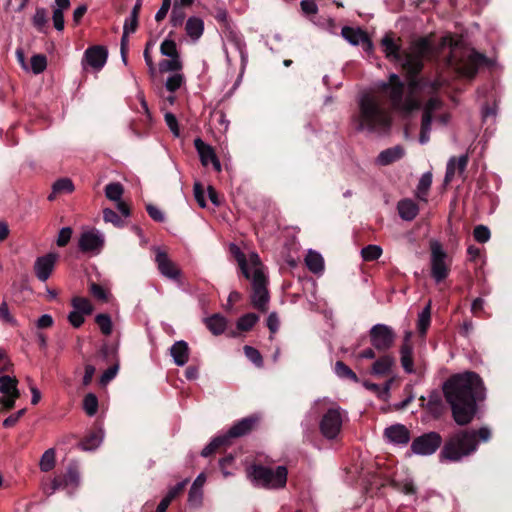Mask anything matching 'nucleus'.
I'll return each instance as SVG.
<instances>
[{
  "instance_id": "nucleus-63",
  "label": "nucleus",
  "mask_w": 512,
  "mask_h": 512,
  "mask_svg": "<svg viewBox=\"0 0 512 512\" xmlns=\"http://www.w3.org/2000/svg\"><path fill=\"white\" fill-rule=\"evenodd\" d=\"M72 233H73L72 228H70V227L62 228L58 234V238L56 241L57 245L59 247H65L69 243Z\"/></svg>"
},
{
  "instance_id": "nucleus-23",
  "label": "nucleus",
  "mask_w": 512,
  "mask_h": 512,
  "mask_svg": "<svg viewBox=\"0 0 512 512\" xmlns=\"http://www.w3.org/2000/svg\"><path fill=\"white\" fill-rule=\"evenodd\" d=\"M171 356L178 366H183L189 359V346L187 342L180 340L175 342L170 348Z\"/></svg>"
},
{
  "instance_id": "nucleus-13",
  "label": "nucleus",
  "mask_w": 512,
  "mask_h": 512,
  "mask_svg": "<svg viewBox=\"0 0 512 512\" xmlns=\"http://www.w3.org/2000/svg\"><path fill=\"white\" fill-rule=\"evenodd\" d=\"M406 78L410 95H414L418 92L436 94L441 88V83L438 80H430L420 75L406 76Z\"/></svg>"
},
{
  "instance_id": "nucleus-21",
  "label": "nucleus",
  "mask_w": 512,
  "mask_h": 512,
  "mask_svg": "<svg viewBox=\"0 0 512 512\" xmlns=\"http://www.w3.org/2000/svg\"><path fill=\"white\" fill-rule=\"evenodd\" d=\"M468 160L467 155H461L458 159L456 157H451L447 163L444 182L448 184L453 180L456 168L459 173H463L467 167Z\"/></svg>"
},
{
  "instance_id": "nucleus-43",
  "label": "nucleus",
  "mask_w": 512,
  "mask_h": 512,
  "mask_svg": "<svg viewBox=\"0 0 512 512\" xmlns=\"http://www.w3.org/2000/svg\"><path fill=\"white\" fill-rule=\"evenodd\" d=\"M123 193V185L119 182H111L105 186V196L111 201L121 200Z\"/></svg>"
},
{
  "instance_id": "nucleus-50",
  "label": "nucleus",
  "mask_w": 512,
  "mask_h": 512,
  "mask_svg": "<svg viewBox=\"0 0 512 512\" xmlns=\"http://www.w3.org/2000/svg\"><path fill=\"white\" fill-rule=\"evenodd\" d=\"M48 23V14L45 8H37L33 16V25L39 31L43 32Z\"/></svg>"
},
{
  "instance_id": "nucleus-53",
  "label": "nucleus",
  "mask_w": 512,
  "mask_h": 512,
  "mask_svg": "<svg viewBox=\"0 0 512 512\" xmlns=\"http://www.w3.org/2000/svg\"><path fill=\"white\" fill-rule=\"evenodd\" d=\"M30 62L34 74L42 73L47 67V58L44 54L33 55Z\"/></svg>"
},
{
  "instance_id": "nucleus-4",
  "label": "nucleus",
  "mask_w": 512,
  "mask_h": 512,
  "mask_svg": "<svg viewBox=\"0 0 512 512\" xmlns=\"http://www.w3.org/2000/svg\"><path fill=\"white\" fill-rule=\"evenodd\" d=\"M260 420L261 417L258 414H252L236 421L225 434L213 438L212 441L203 448L201 456L209 457L221 447L230 445L232 439L250 434L258 428Z\"/></svg>"
},
{
  "instance_id": "nucleus-15",
  "label": "nucleus",
  "mask_w": 512,
  "mask_h": 512,
  "mask_svg": "<svg viewBox=\"0 0 512 512\" xmlns=\"http://www.w3.org/2000/svg\"><path fill=\"white\" fill-rule=\"evenodd\" d=\"M58 259V255L56 253H48L44 256H40L35 260L34 263V272L38 280L45 282L51 276L56 261Z\"/></svg>"
},
{
  "instance_id": "nucleus-31",
  "label": "nucleus",
  "mask_w": 512,
  "mask_h": 512,
  "mask_svg": "<svg viewBox=\"0 0 512 512\" xmlns=\"http://www.w3.org/2000/svg\"><path fill=\"white\" fill-rule=\"evenodd\" d=\"M187 35L193 39H199L204 31V22L198 17H190L185 25Z\"/></svg>"
},
{
  "instance_id": "nucleus-54",
  "label": "nucleus",
  "mask_w": 512,
  "mask_h": 512,
  "mask_svg": "<svg viewBox=\"0 0 512 512\" xmlns=\"http://www.w3.org/2000/svg\"><path fill=\"white\" fill-rule=\"evenodd\" d=\"M245 356L257 367H263V357L261 353L254 347L245 345L244 348Z\"/></svg>"
},
{
  "instance_id": "nucleus-12",
  "label": "nucleus",
  "mask_w": 512,
  "mask_h": 512,
  "mask_svg": "<svg viewBox=\"0 0 512 512\" xmlns=\"http://www.w3.org/2000/svg\"><path fill=\"white\" fill-rule=\"evenodd\" d=\"M380 89L382 92L387 94L394 108H396L397 105L402 104L405 92V84L401 81L397 74L392 73L389 76V81L382 83Z\"/></svg>"
},
{
  "instance_id": "nucleus-34",
  "label": "nucleus",
  "mask_w": 512,
  "mask_h": 512,
  "mask_svg": "<svg viewBox=\"0 0 512 512\" xmlns=\"http://www.w3.org/2000/svg\"><path fill=\"white\" fill-rule=\"evenodd\" d=\"M230 252L234 256L236 261L238 262L241 273L244 275L245 278L250 279L251 275H250V270L248 267L246 255L235 244H231Z\"/></svg>"
},
{
  "instance_id": "nucleus-59",
  "label": "nucleus",
  "mask_w": 512,
  "mask_h": 512,
  "mask_svg": "<svg viewBox=\"0 0 512 512\" xmlns=\"http://www.w3.org/2000/svg\"><path fill=\"white\" fill-rule=\"evenodd\" d=\"M183 82V75L176 73L168 77L165 86L169 92H175L182 86Z\"/></svg>"
},
{
  "instance_id": "nucleus-3",
  "label": "nucleus",
  "mask_w": 512,
  "mask_h": 512,
  "mask_svg": "<svg viewBox=\"0 0 512 512\" xmlns=\"http://www.w3.org/2000/svg\"><path fill=\"white\" fill-rule=\"evenodd\" d=\"M474 434L473 431L467 429L451 433L443 442L439 454L440 461L455 463L475 453L478 449V441Z\"/></svg>"
},
{
  "instance_id": "nucleus-20",
  "label": "nucleus",
  "mask_w": 512,
  "mask_h": 512,
  "mask_svg": "<svg viewBox=\"0 0 512 512\" xmlns=\"http://www.w3.org/2000/svg\"><path fill=\"white\" fill-rule=\"evenodd\" d=\"M384 436L392 443L405 445L410 441V431L402 424H394L384 430Z\"/></svg>"
},
{
  "instance_id": "nucleus-19",
  "label": "nucleus",
  "mask_w": 512,
  "mask_h": 512,
  "mask_svg": "<svg viewBox=\"0 0 512 512\" xmlns=\"http://www.w3.org/2000/svg\"><path fill=\"white\" fill-rule=\"evenodd\" d=\"M382 50L387 59L393 62H400L402 58L401 46L395 41L393 33H387L381 40Z\"/></svg>"
},
{
  "instance_id": "nucleus-16",
  "label": "nucleus",
  "mask_w": 512,
  "mask_h": 512,
  "mask_svg": "<svg viewBox=\"0 0 512 512\" xmlns=\"http://www.w3.org/2000/svg\"><path fill=\"white\" fill-rule=\"evenodd\" d=\"M108 51L104 46L94 45L84 52L83 64L91 66L95 70H101L106 64Z\"/></svg>"
},
{
  "instance_id": "nucleus-1",
  "label": "nucleus",
  "mask_w": 512,
  "mask_h": 512,
  "mask_svg": "<svg viewBox=\"0 0 512 512\" xmlns=\"http://www.w3.org/2000/svg\"><path fill=\"white\" fill-rule=\"evenodd\" d=\"M442 390L451 407L452 417L459 426H466L473 421L478 403L486 397L484 382L474 371L451 375L443 383Z\"/></svg>"
},
{
  "instance_id": "nucleus-52",
  "label": "nucleus",
  "mask_w": 512,
  "mask_h": 512,
  "mask_svg": "<svg viewBox=\"0 0 512 512\" xmlns=\"http://www.w3.org/2000/svg\"><path fill=\"white\" fill-rule=\"evenodd\" d=\"M160 52L162 55L175 58L179 55V52L177 50V45L174 40L171 39H165L161 45H160Z\"/></svg>"
},
{
  "instance_id": "nucleus-61",
  "label": "nucleus",
  "mask_w": 512,
  "mask_h": 512,
  "mask_svg": "<svg viewBox=\"0 0 512 512\" xmlns=\"http://www.w3.org/2000/svg\"><path fill=\"white\" fill-rule=\"evenodd\" d=\"M89 291L94 298L103 302L108 301V293L101 285L92 282Z\"/></svg>"
},
{
  "instance_id": "nucleus-45",
  "label": "nucleus",
  "mask_w": 512,
  "mask_h": 512,
  "mask_svg": "<svg viewBox=\"0 0 512 512\" xmlns=\"http://www.w3.org/2000/svg\"><path fill=\"white\" fill-rule=\"evenodd\" d=\"M432 118V115H429L428 113L422 114L421 129L419 135V142L421 144H426L430 139L429 133L431 130Z\"/></svg>"
},
{
  "instance_id": "nucleus-38",
  "label": "nucleus",
  "mask_w": 512,
  "mask_h": 512,
  "mask_svg": "<svg viewBox=\"0 0 512 512\" xmlns=\"http://www.w3.org/2000/svg\"><path fill=\"white\" fill-rule=\"evenodd\" d=\"M334 371L336 375L343 379L351 380L355 383L359 382V378L356 373L347 366L343 361H337L335 363Z\"/></svg>"
},
{
  "instance_id": "nucleus-56",
  "label": "nucleus",
  "mask_w": 512,
  "mask_h": 512,
  "mask_svg": "<svg viewBox=\"0 0 512 512\" xmlns=\"http://www.w3.org/2000/svg\"><path fill=\"white\" fill-rule=\"evenodd\" d=\"M267 290V278L260 269L254 271L252 277V291Z\"/></svg>"
},
{
  "instance_id": "nucleus-44",
  "label": "nucleus",
  "mask_w": 512,
  "mask_h": 512,
  "mask_svg": "<svg viewBox=\"0 0 512 512\" xmlns=\"http://www.w3.org/2000/svg\"><path fill=\"white\" fill-rule=\"evenodd\" d=\"M95 323L98 325L101 333L109 336L113 330L111 317L106 313H100L95 317Z\"/></svg>"
},
{
  "instance_id": "nucleus-11",
  "label": "nucleus",
  "mask_w": 512,
  "mask_h": 512,
  "mask_svg": "<svg viewBox=\"0 0 512 512\" xmlns=\"http://www.w3.org/2000/svg\"><path fill=\"white\" fill-rule=\"evenodd\" d=\"M79 470L75 463H70L64 474L57 475L51 482V493L60 489H66L69 493L79 485Z\"/></svg>"
},
{
  "instance_id": "nucleus-40",
  "label": "nucleus",
  "mask_w": 512,
  "mask_h": 512,
  "mask_svg": "<svg viewBox=\"0 0 512 512\" xmlns=\"http://www.w3.org/2000/svg\"><path fill=\"white\" fill-rule=\"evenodd\" d=\"M431 323V305L430 303L421 311L418 316L417 329L421 335L426 334Z\"/></svg>"
},
{
  "instance_id": "nucleus-39",
  "label": "nucleus",
  "mask_w": 512,
  "mask_h": 512,
  "mask_svg": "<svg viewBox=\"0 0 512 512\" xmlns=\"http://www.w3.org/2000/svg\"><path fill=\"white\" fill-rule=\"evenodd\" d=\"M421 108V101L414 95H408L406 98L403 97L402 104L397 105L396 110H400L406 114H410Z\"/></svg>"
},
{
  "instance_id": "nucleus-32",
  "label": "nucleus",
  "mask_w": 512,
  "mask_h": 512,
  "mask_svg": "<svg viewBox=\"0 0 512 512\" xmlns=\"http://www.w3.org/2000/svg\"><path fill=\"white\" fill-rule=\"evenodd\" d=\"M308 269L317 274L324 270V259L318 252L310 250L305 258Z\"/></svg>"
},
{
  "instance_id": "nucleus-6",
  "label": "nucleus",
  "mask_w": 512,
  "mask_h": 512,
  "mask_svg": "<svg viewBox=\"0 0 512 512\" xmlns=\"http://www.w3.org/2000/svg\"><path fill=\"white\" fill-rule=\"evenodd\" d=\"M431 51V44L426 38L417 40L413 45L411 52L402 54L400 62H398L406 76L420 75L424 67V57Z\"/></svg>"
},
{
  "instance_id": "nucleus-10",
  "label": "nucleus",
  "mask_w": 512,
  "mask_h": 512,
  "mask_svg": "<svg viewBox=\"0 0 512 512\" xmlns=\"http://www.w3.org/2000/svg\"><path fill=\"white\" fill-rule=\"evenodd\" d=\"M442 444V436L436 431H430L415 437L410 448L417 455L428 456L434 454Z\"/></svg>"
},
{
  "instance_id": "nucleus-26",
  "label": "nucleus",
  "mask_w": 512,
  "mask_h": 512,
  "mask_svg": "<svg viewBox=\"0 0 512 512\" xmlns=\"http://www.w3.org/2000/svg\"><path fill=\"white\" fill-rule=\"evenodd\" d=\"M205 324L209 331L213 335L217 336L225 331L227 319L223 315L215 313L212 316L205 318Z\"/></svg>"
},
{
  "instance_id": "nucleus-42",
  "label": "nucleus",
  "mask_w": 512,
  "mask_h": 512,
  "mask_svg": "<svg viewBox=\"0 0 512 512\" xmlns=\"http://www.w3.org/2000/svg\"><path fill=\"white\" fill-rule=\"evenodd\" d=\"M432 184V173L426 172L424 173L418 183V198L423 201H427L426 196Z\"/></svg>"
},
{
  "instance_id": "nucleus-24",
  "label": "nucleus",
  "mask_w": 512,
  "mask_h": 512,
  "mask_svg": "<svg viewBox=\"0 0 512 512\" xmlns=\"http://www.w3.org/2000/svg\"><path fill=\"white\" fill-rule=\"evenodd\" d=\"M395 360L392 356L385 354L379 357L371 368V373L376 376H386L391 372Z\"/></svg>"
},
{
  "instance_id": "nucleus-46",
  "label": "nucleus",
  "mask_w": 512,
  "mask_h": 512,
  "mask_svg": "<svg viewBox=\"0 0 512 512\" xmlns=\"http://www.w3.org/2000/svg\"><path fill=\"white\" fill-rule=\"evenodd\" d=\"M98 398L94 393H88L83 399V409L88 416H94L98 411Z\"/></svg>"
},
{
  "instance_id": "nucleus-62",
  "label": "nucleus",
  "mask_w": 512,
  "mask_h": 512,
  "mask_svg": "<svg viewBox=\"0 0 512 512\" xmlns=\"http://www.w3.org/2000/svg\"><path fill=\"white\" fill-rule=\"evenodd\" d=\"M164 118H165V122H166L167 126L169 127V129L173 133V135L175 137H179L180 129H179V124H178L176 116L173 113L167 112L165 114Z\"/></svg>"
},
{
  "instance_id": "nucleus-36",
  "label": "nucleus",
  "mask_w": 512,
  "mask_h": 512,
  "mask_svg": "<svg viewBox=\"0 0 512 512\" xmlns=\"http://www.w3.org/2000/svg\"><path fill=\"white\" fill-rule=\"evenodd\" d=\"M71 306L75 311H79L84 315H91L94 310L90 300L81 296H74L71 299Z\"/></svg>"
},
{
  "instance_id": "nucleus-30",
  "label": "nucleus",
  "mask_w": 512,
  "mask_h": 512,
  "mask_svg": "<svg viewBox=\"0 0 512 512\" xmlns=\"http://www.w3.org/2000/svg\"><path fill=\"white\" fill-rule=\"evenodd\" d=\"M400 362L403 370L412 374L415 373L414 369V357H413V346L401 345L400 347Z\"/></svg>"
},
{
  "instance_id": "nucleus-55",
  "label": "nucleus",
  "mask_w": 512,
  "mask_h": 512,
  "mask_svg": "<svg viewBox=\"0 0 512 512\" xmlns=\"http://www.w3.org/2000/svg\"><path fill=\"white\" fill-rule=\"evenodd\" d=\"M53 193L59 194V193H70L74 190L73 182L68 178H61L58 179L52 186Z\"/></svg>"
},
{
  "instance_id": "nucleus-8",
  "label": "nucleus",
  "mask_w": 512,
  "mask_h": 512,
  "mask_svg": "<svg viewBox=\"0 0 512 512\" xmlns=\"http://www.w3.org/2000/svg\"><path fill=\"white\" fill-rule=\"evenodd\" d=\"M397 334L391 326L375 324L369 330V340L374 349L386 352L391 349L396 341Z\"/></svg>"
},
{
  "instance_id": "nucleus-2",
  "label": "nucleus",
  "mask_w": 512,
  "mask_h": 512,
  "mask_svg": "<svg viewBox=\"0 0 512 512\" xmlns=\"http://www.w3.org/2000/svg\"><path fill=\"white\" fill-rule=\"evenodd\" d=\"M357 130L368 132H387L392 124L389 112L378 99L365 93L359 100V114L355 116Z\"/></svg>"
},
{
  "instance_id": "nucleus-57",
  "label": "nucleus",
  "mask_w": 512,
  "mask_h": 512,
  "mask_svg": "<svg viewBox=\"0 0 512 512\" xmlns=\"http://www.w3.org/2000/svg\"><path fill=\"white\" fill-rule=\"evenodd\" d=\"M473 236L479 243H486L491 236L490 230L485 225H477L473 230Z\"/></svg>"
},
{
  "instance_id": "nucleus-51",
  "label": "nucleus",
  "mask_w": 512,
  "mask_h": 512,
  "mask_svg": "<svg viewBox=\"0 0 512 512\" xmlns=\"http://www.w3.org/2000/svg\"><path fill=\"white\" fill-rule=\"evenodd\" d=\"M427 409L434 415H439L443 409V402L437 392H432L427 401Z\"/></svg>"
},
{
  "instance_id": "nucleus-27",
  "label": "nucleus",
  "mask_w": 512,
  "mask_h": 512,
  "mask_svg": "<svg viewBox=\"0 0 512 512\" xmlns=\"http://www.w3.org/2000/svg\"><path fill=\"white\" fill-rule=\"evenodd\" d=\"M397 208L400 217L406 221L413 220L419 211L417 204L410 199L399 201Z\"/></svg>"
},
{
  "instance_id": "nucleus-18",
  "label": "nucleus",
  "mask_w": 512,
  "mask_h": 512,
  "mask_svg": "<svg viewBox=\"0 0 512 512\" xmlns=\"http://www.w3.org/2000/svg\"><path fill=\"white\" fill-rule=\"evenodd\" d=\"M104 244V240L93 231L83 232L79 238L78 246L82 252L99 251Z\"/></svg>"
},
{
  "instance_id": "nucleus-60",
  "label": "nucleus",
  "mask_w": 512,
  "mask_h": 512,
  "mask_svg": "<svg viewBox=\"0 0 512 512\" xmlns=\"http://www.w3.org/2000/svg\"><path fill=\"white\" fill-rule=\"evenodd\" d=\"M119 370V364L115 363L114 365L107 368L100 377V385H107L112 379L115 378Z\"/></svg>"
},
{
  "instance_id": "nucleus-22",
  "label": "nucleus",
  "mask_w": 512,
  "mask_h": 512,
  "mask_svg": "<svg viewBox=\"0 0 512 512\" xmlns=\"http://www.w3.org/2000/svg\"><path fill=\"white\" fill-rule=\"evenodd\" d=\"M404 155V148L400 145H396L381 151L377 157V162L380 165L387 166L402 159Z\"/></svg>"
},
{
  "instance_id": "nucleus-49",
  "label": "nucleus",
  "mask_w": 512,
  "mask_h": 512,
  "mask_svg": "<svg viewBox=\"0 0 512 512\" xmlns=\"http://www.w3.org/2000/svg\"><path fill=\"white\" fill-rule=\"evenodd\" d=\"M389 486L394 490L402 492L406 495H413L416 493V487L412 481L400 482L395 479H392L389 482Z\"/></svg>"
},
{
  "instance_id": "nucleus-5",
  "label": "nucleus",
  "mask_w": 512,
  "mask_h": 512,
  "mask_svg": "<svg viewBox=\"0 0 512 512\" xmlns=\"http://www.w3.org/2000/svg\"><path fill=\"white\" fill-rule=\"evenodd\" d=\"M247 475L257 487L281 489L286 486L288 470L285 466L273 469L262 464H252L247 469Z\"/></svg>"
},
{
  "instance_id": "nucleus-47",
  "label": "nucleus",
  "mask_w": 512,
  "mask_h": 512,
  "mask_svg": "<svg viewBox=\"0 0 512 512\" xmlns=\"http://www.w3.org/2000/svg\"><path fill=\"white\" fill-rule=\"evenodd\" d=\"M183 68L182 62L180 60V56H177L175 58L170 59H164L160 61L159 63V70L160 72H177L180 71Z\"/></svg>"
},
{
  "instance_id": "nucleus-14",
  "label": "nucleus",
  "mask_w": 512,
  "mask_h": 512,
  "mask_svg": "<svg viewBox=\"0 0 512 512\" xmlns=\"http://www.w3.org/2000/svg\"><path fill=\"white\" fill-rule=\"evenodd\" d=\"M488 58L475 50H473L469 56L461 63L459 72L462 76L473 79L479 70V67L488 64Z\"/></svg>"
},
{
  "instance_id": "nucleus-7",
  "label": "nucleus",
  "mask_w": 512,
  "mask_h": 512,
  "mask_svg": "<svg viewBox=\"0 0 512 512\" xmlns=\"http://www.w3.org/2000/svg\"><path fill=\"white\" fill-rule=\"evenodd\" d=\"M430 252L431 277L436 283H441L450 273V264L447 263L448 255L442 244L435 240L430 241Z\"/></svg>"
},
{
  "instance_id": "nucleus-41",
  "label": "nucleus",
  "mask_w": 512,
  "mask_h": 512,
  "mask_svg": "<svg viewBox=\"0 0 512 512\" xmlns=\"http://www.w3.org/2000/svg\"><path fill=\"white\" fill-rule=\"evenodd\" d=\"M56 458L54 448L46 450L41 456L39 467L43 472H49L55 467Z\"/></svg>"
},
{
  "instance_id": "nucleus-9",
  "label": "nucleus",
  "mask_w": 512,
  "mask_h": 512,
  "mask_svg": "<svg viewBox=\"0 0 512 512\" xmlns=\"http://www.w3.org/2000/svg\"><path fill=\"white\" fill-rule=\"evenodd\" d=\"M343 424V415L339 407L329 408L322 416L319 429L323 437L334 440L340 434Z\"/></svg>"
},
{
  "instance_id": "nucleus-48",
  "label": "nucleus",
  "mask_w": 512,
  "mask_h": 512,
  "mask_svg": "<svg viewBox=\"0 0 512 512\" xmlns=\"http://www.w3.org/2000/svg\"><path fill=\"white\" fill-rule=\"evenodd\" d=\"M382 252L380 246L370 244L362 248L361 256L364 261L371 262L377 260L382 255Z\"/></svg>"
},
{
  "instance_id": "nucleus-17",
  "label": "nucleus",
  "mask_w": 512,
  "mask_h": 512,
  "mask_svg": "<svg viewBox=\"0 0 512 512\" xmlns=\"http://www.w3.org/2000/svg\"><path fill=\"white\" fill-rule=\"evenodd\" d=\"M155 261L160 273L165 277L173 280H176L180 277V270L175 265V263L169 259L166 252L157 249Z\"/></svg>"
},
{
  "instance_id": "nucleus-58",
  "label": "nucleus",
  "mask_w": 512,
  "mask_h": 512,
  "mask_svg": "<svg viewBox=\"0 0 512 512\" xmlns=\"http://www.w3.org/2000/svg\"><path fill=\"white\" fill-rule=\"evenodd\" d=\"M103 219L105 222H110L116 227L124 226V221L121 219V217L110 208H105L103 210Z\"/></svg>"
},
{
  "instance_id": "nucleus-33",
  "label": "nucleus",
  "mask_w": 512,
  "mask_h": 512,
  "mask_svg": "<svg viewBox=\"0 0 512 512\" xmlns=\"http://www.w3.org/2000/svg\"><path fill=\"white\" fill-rule=\"evenodd\" d=\"M251 302L253 306L258 309L260 312H267L268 310V302H269V292L268 290H259L252 291L251 294Z\"/></svg>"
},
{
  "instance_id": "nucleus-29",
  "label": "nucleus",
  "mask_w": 512,
  "mask_h": 512,
  "mask_svg": "<svg viewBox=\"0 0 512 512\" xmlns=\"http://www.w3.org/2000/svg\"><path fill=\"white\" fill-rule=\"evenodd\" d=\"M101 441V429H94L90 431L80 442H78V446L84 451L93 450L100 445Z\"/></svg>"
},
{
  "instance_id": "nucleus-37",
  "label": "nucleus",
  "mask_w": 512,
  "mask_h": 512,
  "mask_svg": "<svg viewBox=\"0 0 512 512\" xmlns=\"http://www.w3.org/2000/svg\"><path fill=\"white\" fill-rule=\"evenodd\" d=\"M259 321V316L255 313H247L241 316L236 323V327L241 332L252 330L254 325Z\"/></svg>"
},
{
  "instance_id": "nucleus-35",
  "label": "nucleus",
  "mask_w": 512,
  "mask_h": 512,
  "mask_svg": "<svg viewBox=\"0 0 512 512\" xmlns=\"http://www.w3.org/2000/svg\"><path fill=\"white\" fill-rule=\"evenodd\" d=\"M342 36L352 45H359L366 32L360 28L344 26L341 30Z\"/></svg>"
},
{
  "instance_id": "nucleus-64",
  "label": "nucleus",
  "mask_w": 512,
  "mask_h": 512,
  "mask_svg": "<svg viewBox=\"0 0 512 512\" xmlns=\"http://www.w3.org/2000/svg\"><path fill=\"white\" fill-rule=\"evenodd\" d=\"M188 480H184L182 482L177 483L175 486L171 487L167 494L165 495L168 499L173 501L177 498L181 493H183Z\"/></svg>"
},
{
  "instance_id": "nucleus-28",
  "label": "nucleus",
  "mask_w": 512,
  "mask_h": 512,
  "mask_svg": "<svg viewBox=\"0 0 512 512\" xmlns=\"http://www.w3.org/2000/svg\"><path fill=\"white\" fill-rule=\"evenodd\" d=\"M18 380L15 377L3 375L0 377V393L3 396H14V398L20 397V392L17 388Z\"/></svg>"
},
{
  "instance_id": "nucleus-25",
  "label": "nucleus",
  "mask_w": 512,
  "mask_h": 512,
  "mask_svg": "<svg viewBox=\"0 0 512 512\" xmlns=\"http://www.w3.org/2000/svg\"><path fill=\"white\" fill-rule=\"evenodd\" d=\"M194 147L199 154L200 161L203 166H207L213 159L217 157L213 147L209 144H206L199 137L194 140Z\"/></svg>"
}]
</instances>
